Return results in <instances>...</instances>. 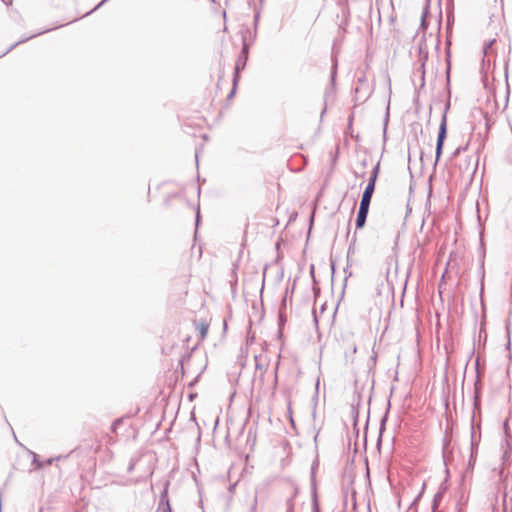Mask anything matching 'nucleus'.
Listing matches in <instances>:
<instances>
[{"label": "nucleus", "mask_w": 512, "mask_h": 512, "mask_svg": "<svg viewBox=\"0 0 512 512\" xmlns=\"http://www.w3.org/2000/svg\"><path fill=\"white\" fill-rule=\"evenodd\" d=\"M379 172V162L372 159H364L355 170V183L352 189L362 192H374L375 182Z\"/></svg>", "instance_id": "obj_1"}, {"label": "nucleus", "mask_w": 512, "mask_h": 512, "mask_svg": "<svg viewBox=\"0 0 512 512\" xmlns=\"http://www.w3.org/2000/svg\"><path fill=\"white\" fill-rule=\"evenodd\" d=\"M446 133H447V118H446V114H444L443 117H442V120H441V124H440V127H439L438 138H437L436 161L439 160L440 155L442 153V148H443L444 140L446 138Z\"/></svg>", "instance_id": "obj_2"}, {"label": "nucleus", "mask_w": 512, "mask_h": 512, "mask_svg": "<svg viewBox=\"0 0 512 512\" xmlns=\"http://www.w3.org/2000/svg\"><path fill=\"white\" fill-rule=\"evenodd\" d=\"M428 47L425 40H420L418 42V62L420 63V67L422 69V73H424V66L428 60Z\"/></svg>", "instance_id": "obj_3"}, {"label": "nucleus", "mask_w": 512, "mask_h": 512, "mask_svg": "<svg viewBox=\"0 0 512 512\" xmlns=\"http://www.w3.org/2000/svg\"><path fill=\"white\" fill-rule=\"evenodd\" d=\"M470 450H478L481 434L476 432L475 416L471 418Z\"/></svg>", "instance_id": "obj_4"}, {"label": "nucleus", "mask_w": 512, "mask_h": 512, "mask_svg": "<svg viewBox=\"0 0 512 512\" xmlns=\"http://www.w3.org/2000/svg\"><path fill=\"white\" fill-rule=\"evenodd\" d=\"M477 452L478 450H470V458L467 464L466 471L463 475L464 477H467L472 473L477 458Z\"/></svg>", "instance_id": "obj_5"}, {"label": "nucleus", "mask_w": 512, "mask_h": 512, "mask_svg": "<svg viewBox=\"0 0 512 512\" xmlns=\"http://www.w3.org/2000/svg\"><path fill=\"white\" fill-rule=\"evenodd\" d=\"M372 196L373 194H362V199L358 211L368 213Z\"/></svg>", "instance_id": "obj_6"}, {"label": "nucleus", "mask_w": 512, "mask_h": 512, "mask_svg": "<svg viewBox=\"0 0 512 512\" xmlns=\"http://www.w3.org/2000/svg\"><path fill=\"white\" fill-rule=\"evenodd\" d=\"M368 213L358 211L356 218V228L360 229L365 225Z\"/></svg>", "instance_id": "obj_7"}, {"label": "nucleus", "mask_w": 512, "mask_h": 512, "mask_svg": "<svg viewBox=\"0 0 512 512\" xmlns=\"http://www.w3.org/2000/svg\"><path fill=\"white\" fill-rule=\"evenodd\" d=\"M368 213L358 211L356 218V228L360 229L365 225Z\"/></svg>", "instance_id": "obj_8"}, {"label": "nucleus", "mask_w": 512, "mask_h": 512, "mask_svg": "<svg viewBox=\"0 0 512 512\" xmlns=\"http://www.w3.org/2000/svg\"><path fill=\"white\" fill-rule=\"evenodd\" d=\"M245 66V63L241 64L240 61H238L236 63V67H235V75H234V79H233V84L236 85L237 81H238V77H239V72L241 69H243Z\"/></svg>", "instance_id": "obj_9"}, {"label": "nucleus", "mask_w": 512, "mask_h": 512, "mask_svg": "<svg viewBox=\"0 0 512 512\" xmlns=\"http://www.w3.org/2000/svg\"><path fill=\"white\" fill-rule=\"evenodd\" d=\"M199 332H200L201 339H204L208 332V326L204 323H201L199 325Z\"/></svg>", "instance_id": "obj_10"}, {"label": "nucleus", "mask_w": 512, "mask_h": 512, "mask_svg": "<svg viewBox=\"0 0 512 512\" xmlns=\"http://www.w3.org/2000/svg\"><path fill=\"white\" fill-rule=\"evenodd\" d=\"M257 504H258V498H257V495H255L248 512H257Z\"/></svg>", "instance_id": "obj_11"}, {"label": "nucleus", "mask_w": 512, "mask_h": 512, "mask_svg": "<svg viewBox=\"0 0 512 512\" xmlns=\"http://www.w3.org/2000/svg\"><path fill=\"white\" fill-rule=\"evenodd\" d=\"M200 222V207L197 205L196 207V227H198Z\"/></svg>", "instance_id": "obj_12"}, {"label": "nucleus", "mask_w": 512, "mask_h": 512, "mask_svg": "<svg viewBox=\"0 0 512 512\" xmlns=\"http://www.w3.org/2000/svg\"><path fill=\"white\" fill-rule=\"evenodd\" d=\"M255 360H256V371H261L263 370V365L258 361L257 357H255Z\"/></svg>", "instance_id": "obj_13"}, {"label": "nucleus", "mask_w": 512, "mask_h": 512, "mask_svg": "<svg viewBox=\"0 0 512 512\" xmlns=\"http://www.w3.org/2000/svg\"><path fill=\"white\" fill-rule=\"evenodd\" d=\"M36 457H37V455L34 454V463L36 464L37 468H42L43 467V463L38 461Z\"/></svg>", "instance_id": "obj_14"}, {"label": "nucleus", "mask_w": 512, "mask_h": 512, "mask_svg": "<svg viewBox=\"0 0 512 512\" xmlns=\"http://www.w3.org/2000/svg\"><path fill=\"white\" fill-rule=\"evenodd\" d=\"M312 512H320V509H319L317 501H314V503H313V510H312Z\"/></svg>", "instance_id": "obj_15"}, {"label": "nucleus", "mask_w": 512, "mask_h": 512, "mask_svg": "<svg viewBox=\"0 0 512 512\" xmlns=\"http://www.w3.org/2000/svg\"><path fill=\"white\" fill-rule=\"evenodd\" d=\"M335 74H336V66H333L332 73H331V80L334 82L335 80Z\"/></svg>", "instance_id": "obj_16"}, {"label": "nucleus", "mask_w": 512, "mask_h": 512, "mask_svg": "<svg viewBox=\"0 0 512 512\" xmlns=\"http://www.w3.org/2000/svg\"><path fill=\"white\" fill-rule=\"evenodd\" d=\"M24 41H25V40L18 41L17 43H15V44L11 45V47H10V48L5 52V53H3V55H5V54H6V53H8L9 51H11V50H12V49L17 45V44L22 43V42H24Z\"/></svg>", "instance_id": "obj_17"}, {"label": "nucleus", "mask_w": 512, "mask_h": 512, "mask_svg": "<svg viewBox=\"0 0 512 512\" xmlns=\"http://www.w3.org/2000/svg\"><path fill=\"white\" fill-rule=\"evenodd\" d=\"M432 193H429L426 197V204H430V200H431V197H432Z\"/></svg>", "instance_id": "obj_18"}, {"label": "nucleus", "mask_w": 512, "mask_h": 512, "mask_svg": "<svg viewBox=\"0 0 512 512\" xmlns=\"http://www.w3.org/2000/svg\"><path fill=\"white\" fill-rule=\"evenodd\" d=\"M461 150H462V148H461V147L457 148V149L454 151L453 155H454V156L458 155V154L460 153V151H461Z\"/></svg>", "instance_id": "obj_19"}, {"label": "nucleus", "mask_w": 512, "mask_h": 512, "mask_svg": "<svg viewBox=\"0 0 512 512\" xmlns=\"http://www.w3.org/2000/svg\"><path fill=\"white\" fill-rule=\"evenodd\" d=\"M6 5H11L12 4V0H2Z\"/></svg>", "instance_id": "obj_20"}, {"label": "nucleus", "mask_w": 512, "mask_h": 512, "mask_svg": "<svg viewBox=\"0 0 512 512\" xmlns=\"http://www.w3.org/2000/svg\"><path fill=\"white\" fill-rule=\"evenodd\" d=\"M53 461H54V458H50V459H48V460L46 461V464H47V465H51Z\"/></svg>", "instance_id": "obj_21"}, {"label": "nucleus", "mask_w": 512, "mask_h": 512, "mask_svg": "<svg viewBox=\"0 0 512 512\" xmlns=\"http://www.w3.org/2000/svg\"><path fill=\"white\" fill-rule=\"evenodd\" d=\"M234 93H235V87L232 89V91H231V93H230L229 97L234 96Z\"/></svg>", "instance_id": "obj_22"}, {"label": "nucleus", "mask_w": 512, "mask_h": 512, "mask_svg": "<svg viewBox=\"0 0 512 512\" xmlns=\"http://www.w3.org/2000/svg\"><path fill=\"white\" fill-rule=\"evenodd\" d=\"M356 350H357L356 346H355V345H353V346H352V353H355V352H356Z\"/></svg>", "instance_id": "obj_23"}, {"label": "nucleus", "mask_w": 512, "mask_h": 512, "mask_svg": "<svg viewBox=\"0 0 512 512\" xmlns=\"http://www.w3.org/2000/svg\"><path fill=\"white\" fill-rule=\"evenodd\" d=\"M163 512H171L170 507H168L167 509H165Z\"/></svg>", "instance_id": "obj_24"}, {"label": "nucleus", "mask_w": 512, "mask_h": 512, "mask_svg": "<svg viewBox=\"0 0 512 512\" xmlns=\"http://www.w3.org/2000/svg\"><path fill=\"white\" fill-rule=\"evenodd\" d=\"M246 46L243 47V53H246Z\"/></svg>", "instance_id": "obj_25"}, {"label": "nucleus", "mask_w": 512, "mask_h": 512, "mask_svg": "<svg viewBox=\"0 0 512 512\" xmlns=\"http://www.w3.org/2000/svg\"><path fill=\"white\" fill-rule=\"evenodd\" d=\"M291 510H292V504L290 505L288 512H291Z\"/></svg>", "instance_id": "obj_26"}, {"label": "nucleus", "mask_w": 512, "mask_h": 512, "mask_svg": "<svg viewBox=\"0 0 512 512\" xmlns=\"http://www.w3.org/2000/svg\"><path fill=\"white\" fill-rule=\"evenodd\" d=\"M107 0H103L102 3L106 2Z\"/></svg>", "instance_id": "obj_27"}]
</instances>
